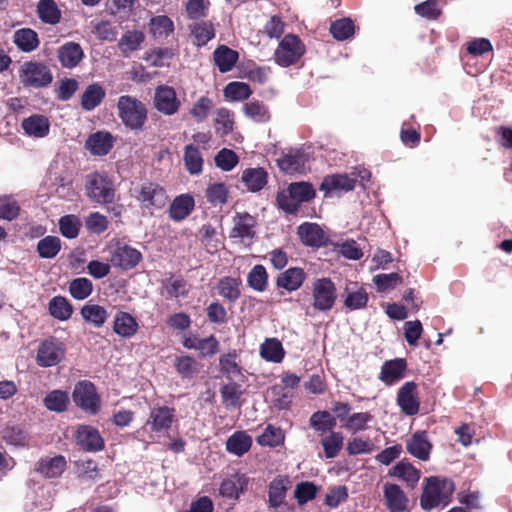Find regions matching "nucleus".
Listing matches in <instances>:
<instances>
[{
  "label": "nucleus",
  "mask_w": 512,
  "mask_h": 512,
  "mask_svg": "<svg viewBox=\"0 0 512 512\" xmlns=\"http://www.w3.org/2000/svg\"><path fill=\"white\" fill-rule=\"evenodd\" d=\"M454 489L453 482L448 479L435 476L426 478L420 497L421 507L427 511L438 507H446L451 500Z\"/></svg>",
  "instance_id": "f257e3e1"
},
{
  "label": "nucleus",
  "mask_w": 512,
  "mask_h": 512,
  "mask_svg": "<svg viewBox=\"0 0 512 512\" xmlns=\"http://www.w3.org/2000/svg\"><path fill=\"white\" fill-rule=\"evenodd\" d=\"M307 296L313 309L319 312H328L333 308L337 299L335 284L330 278H318L312 283L311 292Z\"/></svg>",
  "instance_id": "f03ea898"
},
{
  "label": "nucleus",
  "mask_w": 512,
  "mask_h": 512,
  "mask_svg": "<svg viewBox=\"0 0 512 512\" xmlns=\"http://www.w3.org/2000/svg\"><path fill=\"white\" fill-rule=\"evenodd\" d=\"M118 115L122 122L133 130L141 129L147 119V109L138 99L123 95L117 102Z\"/></svg>",
  "instance_id": "7ed1b4c3"
},
{
  "label": "nucleus",
  "mask_w": 512,
  "mask_h": 512,
  "mask_svg": "<svg viewBox=\"0 0 512 512\" xmlns=\"http://www.w3.org/2000/svg\"><path fill=\"white\" fill-rule=\"evenodd\" d=\"M19 79L24 87L44 88L53 81L50 68L42 62L26 61L19 68Z\"/></svg>",
  "instance_id": "20e7f679"
},
{
  "label": "nucleus",
  "mask_w": 512,
  "mask_h": 512,
  "mask_svg": "<svg viewBox=\"0 0 512 512\" xmlns=\"http://www.w3.org/2000/svg\"><path fill=\"white\" fill-rule=\"evenodd\" d=\"M85 189L87 196L94 202L108 204L114 201L115 189L113 182L103 173L89 174L86 178Z\"/></svg>",
  "instance_id": "39448f33"
},
{
  "label": "nucleus",
  "mask_w": 512,
  "mask_h": 512,
  "mask_svg": "<svg viewBox=\"0 0 512 512\" xmlns=\"http://www.w3.org/2000/svg\"><path fill=\"white\" fill-rule=\"evenodd\" d=\"M133 197L140 202L142 207L150 210L162 209L167 202V194L164 188L152 182L137 185L132 190Z\"/></svg>",
  "instance_id": "423d86ee"
},
{
  "label": "nucleus",
  "mask_w": 512,
  "mask_h": 512,
  "mask_svg": "<svg viewBox=\"0 0 512 512\" xmlns=\"http://www.w3.org/2000/svg\"><path fill=\"white\" fill-rule=\"evenodd\" d=\"M305 53V45L294 34H287L280 41L274 57L278 65L288 67L296 63Z\"/></svg>",
  "instance_id": "0eeeda50"
},
{
  "label": "nucleus",
  "mask_w": 512,
  "mask_h": 512,
  "mask_svg": "<svg viewBox=\"0 0 512 512\" xmlns=\"http://www.w3.org/2000/svg\"><path fill=\"white\" fill-rule=\"evenodd\" d=\"M233 227L229 237L235 243L250 245L256 235V218L247 212H237L232 219Z\"/></svg>",
  "instance_id": "6e6552de"
},
{
  "label": "nucleus",
  "mask_w": 512,
  "mask_h": 512,
  "mask_svg": "<svg viewBox=\"0 0 512 512\" xmlns=\"http://www.w3.org/2000/svg\"><path fill=\"white\" fill-rule=\"evenodd\" d=\"M66 348L64 343L55 338L49 337L43 340L37 350L36 362L40 367H52L60 363L65 357Z\"/></svg>",
  "instance_id": "1a4fd4ad"
},
{
  "label": "nucleus",
  "mask_w": 512,
  "mask_h": 512,
  "mask_svg": "<svg viewBox=\"0 0 512 512\" xmlns=\"http://www.w3.org/2000/svg\"><path fill=\"white\" fill-rule=\"evenodd\" d=\"M154 108L165 116H172L178 113L181 101L177 97L175 89L168 85L156 87L153 98Z\"/></svg>",
  "instance_id": "9d476101"
},
{
  "label": "nucleus",
  "mask_w": 512,
  "mask_h": 512,
  "mask_svg": "<svg viewBox=\"0 0 512 512\" xmlns=\"http://www.w3.org/2000/svg\"><path fill=\"white\" fill-rule=\"evenodd\" d=\"M73 400L77 406L91 414L97 413L100 407L95 386L89 381H81L75 386Z\"/></svg>",
  "instance_id": "9b49d317"
},
{
  "label": "nucleus",
  "mask_w": 512,
  "mask_h": 512,
  "mask_svg": "<svg viewBox=\"0 0 512 512\" xmlns=\"http://www.w3.org/2000/svg\"><path fill=\"white\" fill-rule=\"evenodd\" d=\"M397 405L408 416L419 412L420 402L417 394V384L413 381L404 383L397 393Z\"/></svg>",
  "instance_id": "f8f14e48"
},
{
  "label": "nucleus",
  "mask_w": 512,
  "mask_h": 512,
  "mask_svg": "<svg viewBox=\"0 0 512 512\" xmlns=\"http://www.w3.org/2000/svg\"><path fill=\"white\" fill-rule=\"evenodd\" d=\"M141 259L140 251L127 244L118 243L111 254L110 262L114 267L128 270L138 265Z\"/></svg>",
  "instance_id": "ddd939ff"
},
{
  "label": "nucleus",
  "mask_w": 512,
  "mask_h": 512,
  "mask_svg": "<svg viewBox=\"0 0 512 512\" xmlns=\"http://www.w3.org/2000/svg\"><path fill=\"white\" fill-rule=\"evenodd\" d=\"M383 497L389 512H407L409 500L400 486L394 483L383 485Z\"/></svg>",
  "instance_id": "4468645a"
},
{
  "label": "nucleus",
  "mask_w": 512,
  "mask_h": 512,
  "mask_svg": "<svg viewBox=\"0 0 512 512\" xmlns=\"http://www.w3.org/2000/svg\"><path fill=\"white\" fill-rule=\"evenodd\" d=\"M407 362L403 358L387 360L383 363L379 374V379L387 386L398 383L405 377Z\"/></svg>",
  "instance_id": "2eb2a0df"
},
{
  "label": "nucleus",
  "mask_w": 512,
  "mask_h": 512,
  "mask_svg": "<svg viewBox=\"0 0 512 512\" xmlns=\"http://www.w3.org/2000/svg\"><path fill=\"white\" fill-rule=\"evenodd\" d=\"M76 443L81 449L88 452H97L104 447V441L99 431L88 425H82L77 429Z\"/></svg>",
  "instance_id": "dca6fc26"
},
{
  "label": "nucleus",
  "mask_w": 512,
  "mask_h": 512,
  "mask_svg": "<svg viewBox=\"0 0 512 512\" xmlns=\"http://www.w3.org/2000/svg\"><path fill=\"white\" fill-rule=\"evenodd\" d=\"M114 137L107 131H97L91 134L85 143L86 149L95 156H104L114 145Z\"/></svg>",
  "instance_id": "f3484780"
},
{
  "label": "nucleus",
  "mask_w": 512,
  "mask_h": 512,
  "mask_svg": "<svg viewBox=\"0 0 512 512\" xmlns=\"http://www.w3.org/2000/svg\"><path fill=\"white\" fill-rule=\"evenodd\" d=\"M174 409L167 406H159L151 409L146 425L154 432L168 430L174 420Z\"/></svg>",
  "instance_id": "a211bd4d"
},
{
  "label": "nucleus",
  "mask_w": 512,
  "mask_h": 512,
  "mask_svg": "<svg viewBox=\"0 0 512 512\" xmlns=\"http://www.w3.org/2000/svg\"><path fill=\"white\" fill-rule=\"evenodd\" d=\"M57 57L62 67L72 69L81 62L84 51L80 44L70 41L58 48Z\"/></svg>",
  "instance_id": "6ab92c4d"
},
{
  "label": "nucleus",
  "mask_w": 512,
  "mask_h": 512,
  "mask_svg": "<svg viewBox=\"0 0 512 512\" xmlns=\"http://www.w3.org/2000/svg\"><path fill=\"white\" fill-rule=\"evenodd\" d=\"M306 280V273L302 268L290 267L280 273L276 279V285L288 292L298 290Z\"/></svg>",
  "instance_id": "aec40b11"
},
{
  "label": "nucleus",
  "mask_w": 512,
  "mask_h": 512,
  "mask_svg": "<svg viewBox=\"0 0 512 512\" xmlns=\"http://www.w3.org/2000/svg\"><path fill=\"white\" fill-rule=\"evenodd\" d=\"M306 162L307 155L301 150H290L277 160L280 170L287 174L302 172Z\"/></svg>",
  "instance_id": "412c9836"
},
{
  "label": "nucleus",
  "mask_w": 512,
  "mask_h": 512,
  "mask_svg": "<svg viewBox=\"0 0 512 512\" xmlns=\"http://www.w3.org/2000/svg\"><path fill=\"white\" fill-rule=\"evenodd\" d=\"M355 184V177H350L346 174L329 175L323 179L320 190L325 191L326 194L342 191L348 192L355 188Z\"/></svg>",
  "instance_id": "4be33fe9"
},
{
  "label": "nucleus",
  "mask_w": 512,
  "mask_h": 512,
  "mask_svg": "<svg viewBox=\"0 0 512 512\" xmlns=\"http://www.w3.org/2000/svg\"><path fill=\"white\" fill-rule=\"evenodd\" d=\"M139 329L135 317L128 312L118 311L113 320V331L122 338L133 337Z\"/></svg>",
  "instance_id": "5701e85b"
},
{
  "label": "nucleus",
  "mask_w": 512,
  "mask_h": 512,
  "mask_svg": "<svg viewBox=\"0 0 512 512\" xmlns=\"http://www.w3.org/2000/svg\"><path fill=\"white\" fill-rule=\"evenodd\" d=\"M194 207V197L190 194H181L171 202L169 216L174 221H182L191 214Z\"/></svg>",
  "instance_id": "b1692460"
},
{
  "label": "nucleus",
  "mask_w": 512,
  "mask_h": 512,
  "mask_svg": "<svg viewBox=\"0 0 512 512\" xmlns=\"http://www.w3.org/2000/svg\"><path fill=\"white\" fill-rule=\"evenodd\" d=\"M238 352L230 350L219 357L220 372L229 380H239L243 377L242 367L238 362Z\"/></svg>",
  "instance_id": "393cba45"
},
{
  "label": "nucleus",
  "mask_w": 512,
  "mask_h": 512,
  "mask_svg": "<svg viewBox=\"0 0 512 512\" xmlns=\"http://www.w3.org/2000/svg\"><path fill=\"white\" fill-rule=\"evenodd\" d=\"M24 132L32 137L43 138L49 133L50 123L46 116L33 114L22 121Z\"/></svg>",
  "instance_id": "a878e982"
},
{
  "label": "nucleus",
  "mask_w": 512,
  "mask_h": 512,
  "mask_svg": "<svg viewBox=\"0 0 512 512\" xmlns=\"http://www.w3.org/2000/svg\"><path fill=\"white\" fill-rule=\"evenodd\" d=\"M66 468V460L63 456L44 457L36 464V471L46 478L59 477Z\"/></svg>",
  "instance_id": "bb28decb"
},
{
  "label": "nucleus",
  "mask_w": 512,
  "mask_h": 512,
  "mask_svg": "<svg viewBox=\"0 0 512 512\" xmlns=\"http://www.w3.org/2000/svg\"><path fill=\"white\" fill-rule=\"evenodd\" d=\"M298 235L306 246L319 247L325 243V234L316 223L305 222L298 227Z\"/></svg>",
  "instance_id": "cd10ccee"
},
{
  "label": "nucleus",
  "mask_w": 512,
  "mask_h": 512,
  "mask_svg": "<svg viewBox=\"0 0 512 512\" xmlns=\"http://www.w3.org/2000/svg\"><path fill=\"white\" fill-rule=\"evenodd\" d=\"M407 451L414 457L426 461L429 459L431 444L425 432H416L407 440Z\"/></svg>",
  "instance_id": "c85d7f7f"
},
{
  "label": "nucleus",
  "mask_w": 512,
  "mask_h": 512,
  "mask_svg": "<svg viewBox=\"0 0 512 512\" xmlns=\"http://www.w3.org/2000/svg\"><path fill=\"white\" fill-rule=\"evenodd\" d=\"M262 359L271 363H281L285 357V350L281 341L277 338H266L259 347Z\"/></svg>",
  "instance_id": "c756f323"
},
{
  "label": "nucleus",
  "mask_w": 512,
  "mask_h": 512,
  "mask_svg": "<svg viewBox=\"0 0 512 512\" xmlns=\"http://www.w3.org/2000/svg\"><path fill=\"white\" fill-rule=\"evenodd\" d=\"M241 181L250 192H258L265 187L268 174L263 168H247L242 172Z\"/></svg>",
  "instance_id": "7c9ffc66"
},
{
  "label": "nucleus",
  "mask_w": 512,
  "mask_h": 512,
  "mask_svg": "<svg viewBox=\"0 0 512 512\" xmlns=\"http://www.w3.org/2000/svg\"><path fill=\"white\" fill-rule=\"evenodd\" d=\"M13 42L22 52H32L39 46L38 34L30 28H21L14 32Z\"/></svg>",
  "instance_id": "2f4dec72"
},
{
  "label": "nucleus",
  "mask_w": 512,
  "mask_h": 512,
  "mask_svg": "<svg viewBox=\"0 0 512 512\" xmlns=\"http://www.w3.org/2000/svg\"><path fill=\"white\" fill-rule=\"evenodd\" d=\"M213 58L219 71L225 73L235 66L239 55L235 50L225 45H221L214 51Z\"/></svg>",
  "instance_id": "473e14b6"
},
{
  "label": "nucleus",
  "mask_w": 512,
  "mask_h": 512,
  "mask_svg": "<svg viewBox=\"0 0 512 512\" xmlns=\"http://www.w3.org/2000/svg\"><path fill=\"white\" fill-rule=\"evenodd\" d=\"M36 11L43 23L55 25L60 22L62 13L54 0H39Z\"/></svg>",
  "instance_id": "72a5a7b5"
},
{
  "label": "nucleus",
  "mask_w": 512,
  "mask_h": 512,
  "mask_svg": "<svg viewBox=\"0 0 512 512\" xmlns=\"http://www.w3.org/2000/svg\"><path fill=\"white\" fill-rule=\"evenodd\" d=\"M192 42L198 47L206 45L215 37V29L212 23L206 21L195 22L190 25Z\"/></svg>",
  "instance_id": "f704fd0d"
},
{
  "label": "nucleus",
  "mask_w": 512,
  "mask_h": 512,
  "mask_svg": "<svg viewBox=\"0 0 512 512\" xmlns=\"http://www.w3.org/2000/svg\"><path fill=\"white\" fill-rule=\"evenodd\" d=\"M240 284V279L225 276L219 279L216 289L221 297L234 303L240 297Z\"/></svg>",
  "instance_id": "c9c22d12"
},
{
  "label": "nucleus",
  "mask_w": 512,
  "mask_h": 512,
  "mask_svg": "<svg viewBox=\"0 0 512 512\" xmlns=\"http://www.w3.org/2000/svg\"><path fill=\"white\" fill-rule=\"evenodd\" d=\"M234 114L227 108H219L215 113L214 126L216 134L225 138L232 133L234 129Z\"/></svg>",
  "instance_id": "e433bc0d"
},
{
  "label": "nucleus",
  "mask_w": 512,
  "mask_h": 512,
  "mask_svg": "<svg viewBox=\"0 0 512 512\" xmlns=\"http://www.w3.org/2000/svg\"><path fill=\"white\" fill-rule=\"evenodd\" d=\"M252 438L244 431H236L226 441V449L229 453L242 456L249 451Z\"/></svg>",
  "instance_id": "4c0bfd02"
},
{
  "label": "nucleus",
  "mask_w": 512,
  "mask_h": 512,
  "mask_svg": "<svg viewBox=\"0 0 512 512\" xmlns=\"http://www.w3.org/2000/svg\"><path fill=\"white\" fill-rule=\"evenodd\" d=\"M106 92L98 83L90 84L81 96V106L86 111L95 109L105 98Z\"/></svg>",
  "instance_id": "58836bf2"
},
{
  "label": "nucleus",
  "mask_w": 512,
  "mask_h": 512,
  "mask_svg": "<svg viewBox=\"0 0 512 512\" xmlns=\"http://www.w3.org/2000/svg\"><path fill=\"white\" fill-rule=\"evenodd\" d=\"M183 161L186 170L191 175H199L202 172L204 160L199 149L193 144L185 146Z\"/></svg>",
  "instance_id": "ea45409f"
},
{
  "label": "nucleus",
  "mask_w": 512,
  "mask_h": 512,
  "mask_svg": "<svg viewBox=\"0 0 512 512\" xmlns=\"http://www.w3.org/2000/svg\"><path fill=\"white\" fill-rule=\"evenodd\" d=\"M149 31L155 39H165L174 32V23L166 15L154 16L150 19Z\"/></svg>",
  "instance_id": "a19ab883"
},
{
  "label": "nucleus",
  "mask_w": 512,
  "mask_h": 512,
  "mask_svg": "<svg viewBox=\"0 0 512 512\" xmlns=\"http://www.w3.org/2000/svg\"><path fill=\"white\" fill-rule=\"evenodd\" d=\"M80 313L86 322L96 328L102 327L108 318L107 310L98 304H85Z\"/></svg>",
  "instance_id": "79ce46f5"
},
{
  "label": "nucleus",
  "mask_w": 512,
  "mask_h": 512,
  "mask_svg": "<svg viewBox=\"0 0 512 512\" xmlns=\"http://www.w3.org/2000/svg\"><path fill=\"white\" fill-rule=\"evenodd\" d=\"M390 475L414 486L420 479V472L408 462L400 461L392 467Z\"/></svg>",
  "instance_id": "37998d69"
},
{
  "label": "nucleus",
  "mask_w": 512,
  "mask_h": 512,
  "mask_svg": "<svg viewBox=\"0 0 512 512\" xmlns=\"http://www.w3.org/2000/svg\"><path fill=\"white\" fill-rule=\"evenodd\" d=\"M243 113L246 117L259 123L269 121L270 113L266 105L258 100H252L243 105Z\"/></svg>",
  "instance_id": "c03bdc74"
},
{
  "label": "nucleus",
  "mask_w": 512,
  "mask_h": 512,
  "mask_svg": "<svg viewBox=\"0 0 512 512\" xmlns=\"http://www.w3.org/2000/svg\"><path fill=\"white\" fill-rule=\"evenodd\" d=\"M61 249V240L57 236H45L37 243V252L41 258L52 259Z\"/></svg>",
  "instance_id": "a18cd8bd"
},
{
  "label": "nucleus",
  "mask_w": 512,
  "mask_h": 512,
  "mask_svg": "<svg viewBox=\"0 0 512 512\" xmlns=\"http://www.w3.org/2000/svg\"><path fill=\"white\" fill-rule=\"evenodd\" d=\"M343 435L340 432L331 431L321 440L325 457L328 459L335 458L343 447Z\"/></svg>",
  "instance_id": "49530a36"
},
{
  "label": "nucleus",
  "mask_w": 512,
  "mask_h": 512,
  "mask_svg": "<svg viewBox=\"0 0 512 512\" xmlns=\"http://www.w3.org/2000/svg\"><path fill=\"white\" fill-rule=\"evenodd\" d=\"M49 312L55 319L64 321L71 317L73 309L65 297L55 296L49 302Z\"/></svg>",
  "instance_id": "de8ad7c7"
},
{
  "label": "nucleus",
  "mask_w": 512,
  "mask_h": 512,
  "mask_svg": "<svg viewBox=\"0 0 512 512\" xmlns=\"http://www.w3.org/2000/svg\"><path fill=\"white\" fill-rule=\"evenodd\" d=\"M287 487L282 478H275L269 485L268 502L272 508H278L282 505L286 497Z\"/></svg>",
  "instance_id": "09e8293b"
},
{
  "label": "nucleus",
  "mask_w": 512,
  "mask_h": 512,
  "mask_svg": "<svg viewBox=\"0 0 512 512\" xmlns=\"http://www.w3.org/2000/svg\"><path fill=\"white\" fill-rule=\"evenodd\" d=\"M213 106L214 104L211 98L201 96L193 103L189 113L197 123H202L207 120Z\"/></svg>",
  "instance_id": "8fccbe9b"
},
{
  "label": "nucleus",
  "mask_w": 512,
  "mask_h": 512,
  "mask_svg": "<svg viewBox=\"0 0 512 512\" xmlns=\"http://www.w3.org/2000/svg\"><path fill=\"white\" fill-rule=\"evenodd\" d=\"M248 285L257 292H263L268 285V274L263 265H255L247 276Z\"/></svg>",
  "instance_id": "3c124183"
},
{
  "label": "nucleus",
  "mask_w": 512,
  "mask_h": 512,
  "mask_svg": "<svg viewBox=\"0 0 512 512\" xmlns=\"http://www.w3.org/2000/svg\"><path fill=\"white\" fill-rule=\"evenodd\" d=\"M310 425L316 431L325 433L336 426V419L328 411H317L310 417Z\"/></svg>",
  "instance_id": "603ef678"
},
{
  "label": "nucleus",
  "mask_w": 512,
  "mask_h": 512,
  "mask_svg": "<svg viewBox=\"0 0 512 512\" xmlns=\"http://www.w3.org/2000/svg\"><path fill=\"white\" fill-rule=\"evenodd\" d=\"M144 38V34L141 31H127L121 36L118 47L123 53L136 51L140 48Z\"/></svg>",
  "instance_id": "864d4df0"
},
{
  "label": "nucleus",
  "mask_w": 512,
  "mask_h": 512,
  "mask_svg": "<svg viewBox=\"0 0 512 512\" xmlns=\"http://www.w3.org/2000/svg\"><path fill=\"white\" fill-rule=\"evenodd\" d=\"M44 405L50 411L63 412L69 403V396L61 390H53L44 398Z\"/></svg>",
  "instance_id": "5fc2aeb1"
},
{
  "label": "nucleus",
  "mask_w": 512,
  "mask_h": 512,
  "mask_svg": "<svg viewBox=\"0 0 512 512\" xmlns=\"http://www.w3.org/2000/svg\"><path fill=\"white\" fill-rule=\"evenodd\" d=\"M251 94L250 86L244 82H230L224 88V96L232 101L246 100Z\"/></svg>",
  "instance_id": "6e6d98bb"
},
{
  "label": "nucleus",
  "mask_w": 512,
  "mask_h": 512,
  "mask_svg": "<svg viewBox=\"0 0 512 512\" xmlns=\"http://www.w3.org/2000/svg\"><path fill=\"white\" fill-rule=\"evenodd\" d=\"M284 441L283 431L271 424L267 425L263 433L258 436L257 442L261 446L276 447Z\"/></svg>",
  "instance_id": "4d7b16f0"
},
{
  "label": "nucleus",
  "mask_w": 512,
  "mask_h": 512,
  "mask_svg": "<svg viewBox=\"0 0 512 512\" xmlns=\"http://www.w3.org/2000/svg\"><path fill=\"white\" fill-rule=\"evenodd\" d=\"M174 366L183 378H192L199 371L196 359L188 355L176 357Z\"/></svg>",
  "instance_id": "13d9d810"
},
{
  "label": "nucleus",
  "mask_w": 512,
  "mask_h": 512,
  "mask_svg": "<svg viewBox=\"0 0 512 512\" xmlns=\"http://www.w3.org/2000/svg\"><path fill=\"white\" fill-rule=\"evenodd\" d=\"M3 439L8 445L23 447L27 444L28 435L21 426L12 425L4 429Z\"/></svg>",
  "instance_id": "bf43d9fd"
},
{
  "label": "nucleus",
  "mask_w": 512,
  "mask_h": 512,
  "mask_svg": "<svg viewBox=\"0 0 512 512\" xmlns=\"http://www.w3.org/2000/svg\"><path fill=\"white\" fill-rule=\"evenodd\" d=\"M93 284L88 278L79 277L73 279L69 285V292L76 300H84L91 295Z\"/></svg>",
  "instance_id": "052dcab7"
},
{
  "label": "nucleus",
  "mask_w": 512,
  "mask_h": 512,
  "mask_svg": "<svg viewBox=\"0 0 512 512\" xmlns=\"http://www.w3.org/2000/svg\"><path fill=\"white\" fill-rule=\"evenodd\" d=\"M330 32L335 39L343 41L353 35L354 24L348 18L339 19L331 24Z\"/></svg>",
  "instance_id": "680f3d73"
},
{
  "label": "nucleus",
  "mask_w": 512,
  "mask_h": 512,
  "mask_svg": "<svg viewBox=\"0 0 512 512\" xmlns=\"http://www.w3.org/2000/svg\"><path fill=\"white\" fill-rule=\"evenodd\" d=\"M228 189L223 183H214L206 189V198L213 206H222L227 202Z\"/></svg>",
  "instance_id": "e2e57ef3"
},
{
  "label": "nucleus",
  "mask_w": 512,
  "mask_h": 512,
  "mask_svg": "<svg viewBox=\"0 0 512 512\" xmlns=\"http://www.w3.org/2000/svg\"><path fill=\"white\" fill-rule=\"evenodd\" d=\"M80 226V220L75 215H65L59 220L60 232L68 239H73L78 236Z\"/></svg>",
  "instance_id": "0e129e2a"
},
{
  "label": "nucleus",
  "mask_w": 512,
  "mask_h": 512,
  "mask_svg": "<svg viewBox=\"0 0 512 512\" xmlns=\"http://www.w3.org/2000/svg\"><path fill=\"white\" fill-rule=\"evenodd\" d=\"M373 416L368 412H358L347 417L344 427L352 432L364 431Z\"/></svg>",
  "instance_id": "69168bd1"
},
{
  "label": "nucleus",
  "mask_w": 512,
  "mask_h": 512,
  "mask_svg": "<svg viewBox=\"0 0 512 512\" xmlns=\"http://www.w3.org/2000/svg\"><path fill=\"white\" fill-rule=\"evenodd\" d=\"M238 162V155L231 149L223 148L215 156L216 166L223 171H231Z\"/></svg>",
  "instance_id": "338daca9"
},
{
  "label": "nucleus",
  "mask_w": 512,
  "mask_h": 512,
  "mask_svg": "<svg viewBox=\"0 0 512 512\" xmlns=\"http://www.w3.org/2000/svg\"><path fill=\"white\" fill-rule=\"evenodd\" d=\"M401 282L402 278L397 273L377 274L373 277V283L381 293L393 290Z\"/></svg>",
  "instance_id": "774afa93"
}]
</instances>
